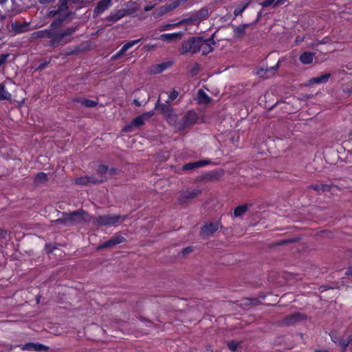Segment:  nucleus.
<instances>
[{"mask_svg": "<svg viewBox=\"0 0 352 352\" xmlns=\"http://www.w3.org/2000/svg\"><path fill=\"white\" fill-rule=\"evenodd\" d=\"M72 14V12L68 10L67 0L62 1L56 9H52L46 14L47 17L54 19L49 27L34 32L33 35L35 38H48L49 45L53 47L72 43L78 25L62 28L67 19H71Z\"/></svg>", "mask_w": 352, "mask_h": 352, "instance_id": "obj_1", "label": "nucleus"}, {"mask_svg": "<svg viewBox=\"0 0 352 352\" xmlns=\"http://www.w3.org/2000/svg\"><path fill=\"white\" fill-rule=\"evenodd\" d=\"M125 217L115 214L101 215L93 219V223L97 226H112L119 221H123Z\"/></svg>", "mask_w": 352, "mask_h": 352, "instance_id": "obj_2", "label": "nucleus"}, {"mask_svg": "<svg viewBox=\"0 0 352 352\" xmlns=\"http://www.w3.org/2000/svg\"><path fill=\"white\" fill-rule=\"evenodd\" d=\"M153 116V111L144 113L140 116L133 118L129 124H127L124 127L123 131L124 132H131L132 131L133 127L138 128L144 125L145 122L148 121Z\"/></svg>", "mask_w": 352, "mask_h": 352, "instance_id": "obj_3", "label": "nucleus"}, {"mask_svg": "<svg viewBox=\"0 0 352 352\" xmlns=\"http://www.w3.org/2000/svg\"><path fill=\"white\" fill-rule=\"evenodd\" d=\"M69 215L72 226L86 223L92 219L91 215L87 211L82 209L69 212Z\"/></svg>", "mask_w": 352, "mask_h": 352, "instance_id": "obj_4", "label": "nucleus"}, {"mask_svg": "<svg viewBox=\"0 0 352 352\" xmlns=\"http://www.w3.org/2000/svg\"><path fill=\"white\" fill-rule=\"evenodd\" d=\"M199 36L191 37L184 41L179 49L181 54H194L199 52Z\"/></svg>", "mask_w": 352, "mask_h": 352, "instance_id": "obj_5", "label": "nucleus"}, {"mask_svg": "<svg viewBox=\"0 0 352 352\" xmlns=\"http://www.w3.org/2000/svg\"><path fill=\"white\" fill-rule=\"evenodd\" d=\"M307 316L301 312H295L285 317L280 322V324L283 326H292L296 323L305 320Z\"/></svg>", "mask_w": 352, "mask_h": 352, "instance_id": "obj_6", "label": "nucleus"}, {"mask_svg": "<svg viewBox=\"0 0 352 352\" xmlns=\"http://www.w3.org/2000/svg\"><path fill=\"white\" fill-rule=\"evenodd\" d=\"M201 192L202 190L198 188L193 190L188 189L186 191L180 192L177 198V203L179 204L188 203L192 199L197 197Z\"/></svg>", "mask_w": 352, "mask_h": 352, "instance_id": "obj_7", "label": "nucleus"}, {"mask_svg": "<svg viewBox=\"0 0 352 352\" xmlns=\"http://www.w3.org/2000/svg\"><path fill=\"white\" fill-rule=\"evenodd\" d=\"M208 16V10L206 8L193 12L188 18L185 19L184 21L186 23H190L192 24H197L201 21L205 20Z\"/></svg>", "mask_w": 352, "mask_h": 352, "instance_id": "obj_8", "label": "nucleus"}, {"mask_svg": "<svg viewBox=\"0 0 352 352\" xmlns=\"http://www.w3.org/2000/svg\"><path fill=\"white\" fill-rule=\"evenodd\" d=\"M197 114L193 111H188L186 115L182 118V120L179 124L178 129L179 131L184 130L185 128L193 125L197 122Z\"/></svg>", "mask_w": 352, "mask_h": 352, "instance_id": "obj_9", "label": "nucleus"}, {"mask_svg": "<svg viewBox=\"0 0 352 352\" xmlns=\"http://www.w3.org/2000/svg\"><path fill=\"white\" fill-rule=\"evenodd\" d=\"M220 226L219 221L207 222L201 228L200 235L204 239L207 238L217 231Z\"/></svg>", "mask_w": 352, "mask_h": 352, "instance_id": "obj_10", "label": "nucleus"}, {"mask_svg": "<svg viewBox=\"0 0 352 352\" xmlns=\"http://www.w3.org/2000/svg\"><path fill=\"white\" fill-rule=\"evenodd\" d=\"M215 43L212 38L204 39L202 37L199 36V52H201L202 55H207L213 50L212 45Z\"/></svg>", "mask_w": 352, "mask_h": 352, "instance_id": "obj_11", "label": "nucleus"}, {"mask_svg": "<svg viewBox=\"0 0 352 352\" xmlns=\"http://www.w3.org/2000/svg\"><path fill=\"white\" fill-rule=\"evenodd\" d=\"M308 188L316 190L318 194L332 191L333 188L340 190V188L332 182L330 184H324L321 182L320 184H311L309 186Z\"/></svg>", "mask_w": 352, "mask_h": 352, "instance_id": "obj_12", "label": "nucleus"}, {"mask_svg": "<svg viewBox=\"0 0 352 352\" xmlns=\"http://www.w3.org/2000/svg\"><path fill=\"white\" fill-rule=\"evenodd\" d=\"M280 63V60H278V63L275 66L266 68L261 67L256 70V74L260 78L264 79L269 78L274 75L276 71L278 69Z\"/></svg>", "mask_w": 352, "mask_h": 352, "instance_id": "obj_13", "label": "nucleus"}, {"mask_svg": "<svg viewBox=\"0 0 352 352\" xmlns=\"http://www.w3.org/2000/svg\"><path fill=\"white\" fill-rule=\"evenodd\" d=\"M125 241L124 237L120 235H116L112 236L108 241L101 243L97 248L98 250H102L105 248H112L118 244L122 243Z\"/></svg>", "mask_w": 352, "mask_h": 352, "instance_id": "obj_14", "label": "nucleus"}, {"mask_svg": "<svg viewBox=\"0 0 352 352\" xmlns=\"http://www.w3.org/2000/svg\"><path fill=\"white\" fill-rule=\"evenodd\" d=\"M131 13L130 10L128 9H121L118 10L115 13H111L108 16L106 17V20L108 22L114 23L127 14H130Z\"/></svg>", "mask_w": 352, "mask_h": 352, "instance_id": "obj_15", "label": "nucleus"}, {"mask_svg": "<svg viewBox=\"0 0 352 352\" xmlns=\"http://www.w3.org/2000/svg\"><path fill=\"white\" fill-rule=\"evenodd\" d=\"M111 0H101L94 10V15L97 16L105 11L111 5Z\"/></svg>", "mask_w": 352, "mask_h": 352, "instance_id": "obj_16", "label": "nucleus"}, {"mask_svg": "<svg viewBox=\"0 0 352 352\" xmlns=\"http://www.w3.org/2000/svg\"><path fill=\"white\" fill-rule=\"evenodd\" d=\"M223 175L222 170H214L208 172V173L201 176V180L202 181H217Z\"/></svg>", "mask_w": 352, "mask_h": 352, "instance_id": "obj_17", "label": "nucleus"}, {"mask_svg": "<svg viewBox=\"0 0 352 352\" xmlns=\"http://www.w3.org/2000/svg\"><path fill=\"white\" fill-rule=\"evenodd\" d=\"M210 163V160H200V161H197V162H190V163L184 164L182 167V170H185V171L195 169V168L201 167V166L208 165Z\"/></svg>", "mask_w": 352, "mask_h": 352, "instance_id": "obj_18", "label": "nucleus"}, {"mask_svg": "<svg viewBox=\"0 0 352 352\" xmlns=\"http://www.w3.org/2000/svg\"><path fill=\"white\" fill-rule=\"evenodd\" d=\"M252 25V23H243L238 26H233L234 38H242L245 34V29Z\"/></svg>", "mask_w": 352, "mask_h": 352, "instance_id": "obj_19", "label": "nucleus"}, {"mask_svg": "<svg viewBox=\"0 0 352 352\" xmlns=\"http://www.w3.org/2000/svg\"><path fill=\"white\" fill-rule=\"evenodd\" d=\"M109 168L104 164H100L97 169V177L99 179L101 183H103L107 180V174H108Z\"/></svg>", "mask_w": 352, "mask_h": 352, "instance_id": "obj_20", "label": "nucleus"}, {"mask_svg": "<svg viewBox=\"0 0 352 352\" xmlns=\"http://www.w3.org/2000/svg\"><path fill=\"white\" fill-rule=\"evenodd\" d=\"M158 107L162 113L165 117H169L173 111V109L168 102L166 103L160 104V100H158L155 104V108Z\"/></svg>", "mask_w": 352, "mask_h": 352, "instance_id": "obj_21", "label": "nucleus"}, {"mask_svg": "<svg viewBox=\"0 0 352 352\" xmlns=\"http://www.w3.org/2000/svg\"><path fill=\"white\" fill-rule=\"evenodd\" d=\"M182 36V32H179L171 33V34H163L160 35V38L162 41L170 43L172 41L181 39Z\"/></svg>", "mask_w": 352, "mask_h": 352, "instance_id": "obj_22", "label": "nucleus"}, {"mask_svg": "<svg viewBox=\"0 0 352 352\" xmlns=\"http://www.w3.org/2000/svg\"><path fill=\"white\" fill-rule=\"evenodd\" d=\"M252 0H245L240 3V4L234 9V16H241L243 11L248 7L251 3Z\"/></svg>", "mask_w": 352, "mask_h": 352, "instance_id": "obj_23", "label": "nucleus"}, {"mask_svg": "<svg viewBox=\"0 0 352 352\" xmlns=\"http://www.w3.org/2000/svg\"><path fill=\"white\" fill-rule=\"evenodd\" d=\"M314 56L315 53L314 52H305L300 54L299 60L302 64H310L312 63Z\"/></svg>", "mask_w": 352, "mask_h": 352, "instance_id": "obj_24", "label": "nucleus"}, {"mask_svg": "<svg viewBox=\"0 0 352 352\" xmlns=\"http://www.w3.org/2000/svg\"><path fill=\"white\" fill-rule=\"evenodd\" d=\"M76 101L80 103L82 106L87 108L95 107L98 104V101L87 99L85 98H77Z\"/></svg>", "mask_w": 352, "mask_h": 352, "instance_id": "obj_25", "label": "nucleus"}, {"mask_svg": "<svg viewBox=\"0 0 352 352\" xmlns=\"http://www.w3.org/2000/svg\"><path fill=\"white\" fill-rule=\"evenodd\" d=\"M331 76L330 73L325 74L320 76L311 78L309 80L308 85L316 84V83H324L328 81L329 78Z\"/></svg>", "mask_w": 352, "mask_h": 352, "instance_id": "obj_26", "label": "nucleus"}, {"mask_svg": "<svg viewBox=\"0 0 352 352\" xmlns=\"http://www.w3.org/2000/svg\"><path fill=\"white\" fill-rule=\"evenodd\" d=\"M55 223L61 224L66 226H71V221L69 212H62V217L54 221Z\"/></svg>", "mask_w": 352, "mask_h": 352, "instance_id": "obj_27", "label": "nucleus"}, {"mask_svg": "<svg viewBox=\"0 0 352 352\" xmlns=\"http://www.w3.org/2000/svg\"><path fill=\"white\" fill-rule=\"evenodd\" d=\"M47 181L48 177L47 174L43 172H39L36 174L34 178V184L35 185H40L47 182Z\"/></svg>", "mask_w": 352, "mask_h": 352, "instance_id": "obj_28", "label": "nucleus"}, {"mask_svg": "<svg viewBox=\"0 0 352 352\" xmlns=\"http://www.w3.org/2000/svg\"><path fill=\"white\" fill-rule=\"evenodd\" d=\"M197 99L199 103L208 104L210 102L211 99L207 94L203 90L199 89L197 92Z\"/></svg>", "mask_w": 352, "mask_h": 352, "instance_id": "obj_29", "label": "nucleus"}, {"mask_svg": "<svg viewBox=\"0 0 352 352\" xmlns=\"http://www.w3.org/2000/svg\"><path fill=\"white\" fill-rule=\"evenodd\" d=\"M11 28L16 33H21L26 30L28 25L26 23L14 21L12 23Z\"/></svg>", "mask_w": 352, "mask_h": 352, "instance_id": "obj_30", "label": "nucleus"}, {"mask_svg": "<svg viewBox=\"0 0 352 352\" xmlns=\"http://www.w3.org/2000/svg\"><path fill=\"white\" fill-rule=\"evenodd\" d=\"M12 96L6 90L3 83H0V100H11Z\"/></svg>", "mask_w": 352, "mask_h": 352, "instance_id": "obj_31", "label": "nucleus"}, {"mask_svg": "<svg viewBox=\"0 0 352 352\" xmlns=\"http://www.w3.org/2000/svg\"><path fill=\"white\" fill-rule=\"evenodd\" d=\"M248 208V204H243V205H240V206H237L236 208H235V209L234 210V217H241L247 211Z\"/></svg>", "mask_w": 352, "mask_h": 352, "instance_id": "obj_32", "label": "nucleus"}, {"mask_svg": "<svg viewBox=\"0 0 352 352\" xmlns=\"http://www.w3.org/2000/svg\"><path fill=\"white\" fill-rule=\"evenodd\" d=\"M141 41V38L131 41L125 43L122 47L126 52L129 49L132 47L135 44L138 43Z\"/></svg>", "mask_w": 352, "mask_h": 352, "instance_id": "obj_33", "label": "nucleus"}, {"mask_svg": "<svg viewBox=\"0 0 352 352\" xmlns=\"http://www.w3.org/2000/svg\"><path fill=\"white\" fill-rule=\"evenodd\" d=\"M86 177L87 178L88 184H101L99 179L94 175H87Z\"/></svg>", "mask_w": 352, "mask_h": 352, "instance_id": "obj_34", "label": "nucleus"}, {"mask_svg": "<svg viewBox=\"0 0 352 352\" xmlns=\"http://www.w3.org/2000/svg\"><path fill=\"white\" fill-rule=\"evenodd\" d=\"M199 71H200V65L198 63H195L192 66V68L190 70V73L192 76H196L199 73Z\"/></svg>", "mask_w": 352, "mask_h": 352, "instance_id": "obj_35", "label": "nucleus"}, {"mask_svg": "<svg viewBox=\"0 0 352 352\" xmlns=\"http://www.w3.org/2000/svg\"><path fill=\"white\" fill-rule=\"evenodd\" d=\"M338 343L340 345H341L344 349H346V348L349 345V344L352 343V340H345L340 338V340H338Z\"/></svg>", "mask_w": 352, "mask_h": 352, "instance_id": "obj_36", "label": "nucleus"}, {"mask_svg": "<svg viewBox=\"0 0 352 352\" xmlns=\"http://www.w3.org/2000/svg\"><path fill=\"white\" fill-rule=\"evenodd\" d=\"M76 184H77L78 185H83V186H86V185L89 184L87 182V178L86 177V176L77 178L76 179Z\"/></svg>", "mask_w": 352, "mask_h": 352, "instance_id": "obj_37", "label": "nucleus"}, {"mask_svg": "<svg viewBox=\"0 0 352 352\" xmlns=\"http://www.w3.org/2000/svg\"><path fill=\"white\" fill-rule=\"evenodd\" d=\"M49 60H43L40 64L35 68L36 70H41L45 68L50 64Z\"/></svg>", "mask_w": 352, "mask_h": 352, "instance_id": "obj_38", "label": "nucleus"}, {"mask_svg": "<svg viewBox=\"0 0 352 352\" xmlns=\"http://www.w3.org/2000/svg\"><path fill=\"white\" fill-rule=\"evenodd\" d=\"M192 251H193V248L192 246H188V247H186V248H184L182 250V252H180V254L183 256H186V255H188L190 253L192 252Z\"/></svg>", "mask_w": 352, "mask_h": 352, "instance_id": "obj_39", "label": "nucleus"}, {"mask_svg": "<svg viewBox=\"0 0 352 352\" xmlns=\"http://www.w3.org/2000/svg\"><path fill=\"white\" fill-rule=\"evenodd\" d=\"M168 67V64L166 63H162L160 65H157L156 67V70H155V72L156 73H161L162 72L164 69H166Z\"/></svg>", "mask_w": 352, "mask_h": 352, "instance_id": "obj_40", "label": "nucleus"}, {"mask_svg": "<svg viewBox=\"0 0 352 352\" xmlns=\"http://www.w3.org/2000/svg\"><path fill=\"white\" fill-rule=\"evenodd\" d=\"M329 336L331 337V340L335 342L338 343V340H340V337L338 336V333L336 331H331L329 333Z\"/></svg>", "mask_w": 352, "mask_h": 352, "instance_id": "obj_41", "label": "nucleus"}, {"mask_svg": "<svg viewBox=\"0 0 352 352\" xmlns=\"http://www.w3.org/2000/svg\"><path fill=\"white\" fill-rule=\"evenodd\" d=\"M276 1V0H265L263 2H261V5L263 8H267V7L270 6L271 5L274 6V4Z\"/></svg>", "mask_w": 352, "mask_h": 352, "instance_id": "obj_42", "label": "nucleus"}, {"mask_svg": "<svg viewBox=\"0 0 352 352\" xmlns=\"http://www.w3.org/2000/svg\"><path fill=\"white\" fill-rule=\"evenodd\" d=\"M238 344H239L234 341H230L228 343V346L230 350L234 351H236V349L238 346Z\"/></svg>", "mask_w": 352, "mask_h": 352, "instance_id": "obj_43", "label": "nucleus"}, {"mask_svg": "<svg viewBox=\"0 0 352 352\" xmlns=\"http://www.w3.org/2000/svg\"><path fill=\"white\" fill-rule=\"evenodd\" d=\"M22 349L23 350H28V351H35V344L28 343V344H25Z\"/></svg>", "mask_w": 352, "mask_h": 352, "instance_id": "obj_44", "label": "nucleus"}, {"mask_svg": "<svg viewBox=\"0 0 352 352\" xmlns=\"http://www.w3.org/2000/svg\"><path fill=\"white\" fill-rule=\"evenodd\" d=\"M48 349V347L41 344H35V351H46Z\"/></svg>", "mask_w": 352, "mask_h": 352, "instance_id": "obj_45", "label": "nucleus"}, {"mask_svg": "<svg viewBox=\"0 0 352 352\" xmlns=\"http://www.w3.org/2000/svg\"><path fill=\"white\" fill-rule=\"evenodd\" d=\"M178 95V91H177L176 90H173L172 92L170 93L168 96V99L170 100H174L177 98Z\"/></svg>", "mask_w": 352, "mask_h": 352, "instance_id": "obj_46", "label": "nucleus"}, {"mask_svg": "<svg viewBox=\"0 0 352 352\" xmlns=\"http://www.w3.org/2000/svg\"><path fill=\"white\" fill-rule=\"evenodd\" d=\"M8 56L9 54H4L0 55V67L6 62Z\"/></svg>", "mask_w": 352, "mask_h": 352, "instance_id": "obj_47", "label": "nucleus"}, {"mask_svg": "<svg viewBox=\"0 0 352 352\" xmlns=\"http://www.w3.org/2000/svg\"><path fill=\"white\" fill-rule=\"evenodd\" d=\"M7 230L0 227V239H5L7 236Z\"/></svg>", "mask_w": 352, "mask_h": 352, "instance_id": "obj_48", "label": "nucleus"}, {"mask_svg": "<svg viewBox=\"0 0 352 352\" xmlns=\"http://www.w3.org/2000/svg\"><path fill=\"white\" fill-rule=\"evenodd\" d=\"M126 51L122 47L119 52H118L113 56V58H118L120 56H122Z\"/></svg>", "mask_w": 352, "mask_h": 352, "instance_id": "obj_49", "label": "nucleus"}, {"mask_svg": "<svg viewBox=\"0 0 352 352\" xmlns=\"http://www.w3.org/2000/svg\"><path fill=\"white\" fill-rule=\"evenodd\" d=\"M108 174H109L111 176H113L118 174V170L116 168H109Z\"/></svg>", "mask_w": 352, "mask_h": 352, "instance_id": "obj_50", "label": "nucleus"}, {"mask_svg": "<svg viewBox=\"0 0 352 352\" xmlns=\"http://www.w3.org/2000/svg\"><path fill=\"white\" fill-rule=\"evenodd\" d=\"M287 0H276V1L274 4V7H277L278 6L283 5Z\"/></svg>", "mask_w": 352, "mask_h": 352, "instance_id": "obj_51", "label": "nucleus"}, {"mask_svg": "<svg viewBox=\"0 0 352 352\" xmlns=\"http://www.w3.org/2000/svg\"><path fill=\"white\" fill-rule=\"evenodd\" d=\"M261 17H262V13L261 12H258V14H257L256 19L253 23H252V25L256 24L260 21Z\"/></svg>", "mask_w": 352, "mask_h": 352, "instance_id": "obj_52", "label": "nucleus"}, {"mask_svg": "<svg viewBox=\"0 0 352 352\" xmlns=\"http://www.w3.org/2000/svg\"><path fill=\"white\" fill-rule=\"evenodd\" d=\"M38 1L42 4H48V3H50L53 1H54L55 0H38Z\"/></svg>", "mask_w": 352, "mask_h": 352, "instance_id": "obj_53", "label": "nucleus"}, {"mask_svg": "<svg viewBox=\"0 0 352 352\" xmlns=\"http://www.w3.org/2000/svg\"><path fill=\"white\" fill-rule=\"evenodd\" d=\"M133 102L136 107H140L142 105L138 99H134Z\"/></svg>", "mask_w": 352, "mask_h": 352, "instance_id": "obj_54", "label": "nucleus"}, {"mask_svg": "<svg viewBox=\"0 0 352 352\" xmlns=\"http://www.w3.org/2000/svg\"><path fill=\"white\" fill-rule=\"evenodd\" d=\"M346 275H349V274L352 275V267H351L347 270V272H346Z\"/></svg>", "mask_w": 352, "mask_h": 352, "instance_id": "obj_55", "label": "nucleus"}, {"mask_svg": "<svg viewBox=\"0 0 352 352\" xmlns=\"http://www.w3.org/2000/svg\"><path fill=\"white\" fill-rule=\"evenodd\" d=\"M285 243H286V241L283 240V241H280V242L277 243L276 245H284Z\"/></svg>", "mask_w": 352, "mask_h": 352, "instance_id": "obj_56", "label": "nucleus"}, {"mask_svg": "<svg viewBox=\"0 0 352 352\" xmlns=\"http://www.w3.org/2000/svg\"><path fill=\"white\" fill-rule=\"evenodd\" d=\"M151 9H152V7H149V6H146V7L144 8V10H145V11H149V10H151Z\"/></svg>", "mask_w": 352, "mask_h": 352, "instance_id": "obj_57", "label": "nucleus"}, {"mask_svg": "<svg viewBox=\"0 0 352 352\" xmlns=\"http://www.w3.org/2000/svg\"><path fill=\"white\" fill-rule=\"evenodd\" d=\"M8 0H0V4H4Z\"/></svg>", "mask_w": 352, "mask_h": 352, "instance_id": "obj_58", "label": "nucleus"}, {"mask_svg": "<svg viewBox=\"0 0 352 352\" xmlns=\"http://www.w3.org/2000/svg\"><path fill=\"white\" fill-rule=\"evenodd\" d=\"M316 352H329V351H327V350H318V351H316Z\"/></svg>", "mask_w": 352, "mask_h": 352, "instance_id": "obj_59", "label": "nucleus"}, {"mask_svg": "<svg viewBox=\"0 0 352 352\" xmlns=\"http://www.w3.org/2000/svg\"><path fill=\"white\" fill-rule=\"evenodd\" d=\"M346 340H352V336H349Z\"/></svg>", "mask_w": 352, "mask_h": 352, "instance_id": "obj_60", "label": "nucleus"}, {"mask_svg": "<svg viewBox=\"0 0 352 352\" xmlns=\"http://www.w3.org/2000/svg\"><path fill=\"white\" fill-rule=\"evenodd\" d=\"M148 100H149V98H147V100L145 101V103H147Z\"/></svg>", "mask_w": 352, "mask_h": 352, "instance_id": "obj_61", "label": "nucleus"}, {"mask_svg": "<svg viewBox=\"0 0 352 352\" xmlns=\"http://www.w3.org/2000/svg\"><path fill=\"white\" fill-rule=\"evenodd\" d=\"M148 100H149V98H147V100L145 101V103H147Z\"/></svg>", "mask_w": 352, "mask_h": 352, "instance_id": "obj_62", "label": "nucleus"}, {"mask_svg": "<svg viewBox=\"0 0 352 352\" xmlns=\"http://www.w3.org/2000/svg\"><path fill=\"white\" fill-rule=\"evenodd\" d=\"M148 100H149V98H147V100L145 101V103H147Z\"/></svg>", "mask_w": 352, "mask_h": 352, "instance_id": "obj_63", "label": "nucleus"}, {"mask_svg": "<svg viewBox=\"0 0 352 352\" xmlns=\"http://www.w3.org/2000/svg\"><path fill=\"white\" fill-rule=\"evenodd\" d=\"M2 40V38L0 36V41Z\"/></svg>", "mask_w": 352, "mask_h": 352, "instance_id": "obj_64", "label": "nucleus"}]
</instances>
